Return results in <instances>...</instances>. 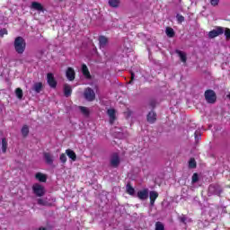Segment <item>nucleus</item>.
Returning a JSON list of instances; mask_svg holds the SVG:
<instances>
[{
    "mask_svg": "<svg viewBox=\"0 0 230 230\" xmlns=\"http://www.w3.org/2000/svg\"><path fill=\"white\" fill-rule=\"evenodd\" d=\"M82 73L85 78H91V74L89 73V69L87 68V66L83 65L82 66Z\"/></svg>",
    "mask_w": 230,
    "mask_h": 230,
    "instance_id": "obj_20",
    "label": "nucleus"
},
{
    "mask_svg": "<svg viewBox=\"0 0 230 230\" xmlns=\"http://www.w3.org/2000/svg\"><path fill=\"white\" fill-rule=\"evenodd\" d=\"M1 145L3 154H6V150H8V139H6V137H3Z\"/></svg>",
    "mask_w": 230,
    "mask_h": 230,
    "instance_id": "obj_16",
    "label": "nucleus"
},
{
    "mask_svg": "<svg viewBox=\"0 0 230 230\" xmlns=\"http://www.w3.org/2000/svg\"><path fill=\"white\" fill-rule=\"evenodd\" d=\"M155 230H164V226L162 223H156Z\"/></svg>",
    "mask_w": 230,
    "mask_h": 230,
    "instance_id": "obj_31",
    "label": "nucleus"
},
{
    "mask_svg": "<svg viewBox=\"0 0 230 230\" xmlns=\"http://www.w3.org/2000/svg\"><path fill=\"white\" fill-rule=\"evenodd\" d=\"M47 82L50 87H57V81L55 80L53 74L49 73L47 75Z\"/></svg>",
    "mask_w": 230,
    "mask_h": 230,
    "instance_id": "obj_7",
    "label": "nucleus"
},
{
    "mask_svg": "<svg viewBox=\"0 0 230 230\" xmlns=\"http://www.w3.org/2000/svg\"><path fill=\"white\" fill-rule=\"evenodd\" d=\"M66 154L67 157H69V159H71L72 161H76V154L75 153V151L71 149H66Z\"/></svg>",
    "mask_w": 230,
    "mask_h": 230,
    "instance_id": "obj_17",
    "label": "nucleus"
},
{
    "mask_svg": "<svg viewBox=\"0 0 230 230\" xmlns=\"http://www.w3.org/2000/svg\"><path fill=\"white\" fill-rule=\"evenodd\" d=\"M131 80H134V73L131 74Z\"/></svg>",
    "mask_w": 230,
    "mask_h": 230,
    "instance_id": "obj_40",
    "label": "nucleus"
},
{
    "mask_svg": "<svg viewBox=\"0 0 230 230\" xmlns=\"http://www.w3.org/2000/svg\"><path fill=\"white\" fill-rule=\"evenodd\" d=\"M205 99L208 103H215L217 102V93L213 90H208L205 92Z\"/></svg>",
    "mask_w": 230,
    "mask_h": 230,
    "instance_id": "obj_4",
    "label": "nucleus"
},
{
    "mask_svg": "<svg viewBox=\"0 0 230 230\" xmlns=\"http://www.w3.org/2000/svg\"><path fill=\"white\" fill-rule=\"evenodd\" d=\"M29 132H30V128H28V126H23L22 128V136H28Z\"/></svg>",
    "mask_w": 230,
    "mask_h": 230,
    "instance_id": "obj_29",
    "label": "nucleus"
},
{
    "mask_svg": "<svg viewBox=\"0 0 230 230\" xmlns=\"http://www.w3.org/2000/svg\"><path fill=\"white\" fill-rule=\"evenodd\" d=\"M79 111L84 114V116H89V114H91V111L87 107L79 106Z\"/></svg>",
    "mask_w": 230,
    "mask_h": 230,
    "instance_id": "obj_21",
    "label": "nucleus"
},
{
    "mask_svg": "<svg viewBox=\"0 0 230 230\" xmlns=\"http://www.w3.org/2000/svg\"><path fill=\"white\" fill-rule=\"evenodd\" d=\"M43 156L47 164H53V155L50 153H44Z\"/></svg>",
    "mask_w": 230,
    "mask_h": 230,
    "instance_id": "obj_15",
    "label": "nucleus"
},
{
    "mask_svg": "<svg viewBox=\"0 0 230 230\" xmlns=\"http://www.w3.org/2000/svg\"><path fill=\"white\" fill-rule=\"evenodd\" d=\"M177 20L179 22H184V17L182 15H178Z\"/></svg>",
    "mask_w": 230,
    "mask_h": 230,
    "instance_id": "obj_38",
    "label": "nucleus"
},
{
    "mask_svg": "<svg viewBox=\"0 0 230 230\" xmlns=\"http://www.w3.org/2000/svg\"><path fill=\"white\" fill-rule=\"evenodd\" d=\"M32 89L35 91V93H40V91H42V83L34 84Z\"/></svg>",
    "mask_w": 230,
    "mask_h": 230,
    "instance_id": "obj_23",
    "label": "nucleus"
},
{
    "mask_svg": "<svg viewBox=\"0 0 230 230\" xmlns=\"http://www.w3.org/2000/svg\"><path fill=\"white\" fill-rule=\"evenodd\" d=\"M108 40L105 36H101L99 38V44L101 48H105L107 46Z\"/></svg>",
    "mask_w": 230,
    "mask_h": 230,
    "instance_id": "obj_19",
    "label": "nucleus"
},
{
    "mask_svg": "<svg viewBox=\"0 0 230 230\" xmlns=\"http://www.w3.org/2000/svg\"><path fill=\"white\" fill-rule=\"evenodd\" d=\"M38 204H40V206H47L48 204H46V201H44V199H38Z\"/></svg>",
    "mask_w": 230,
    "mask_h": 230,
    "instance_id": "obj_36",
    "label": "nucleus"
},
{
    "mask_svg": "<svg viewBox=\"0 0 230 230\" xmlns=\"http://www.w3.org/2000/svg\"><path fill=\"white\" fill-rule=\"evenodd\" d=\"M149 197H150V204L151 206H154V204L155 203V200L157 199V197H159V194L156 191H151L149 193Z\"/></svg>",
    "mask_w": 230,
    "mask_h": 230,
    "instance_id": "obj_13",
    "label": "nucleus"
},
{
    "mask_svg": "<svg viewBox=\"0 0 230 230\" xmlns=\"http://www.w3.org/2000/svg\"><path fill=\"white\" fill-rule=\"evenodd\" d=\"M225 35H226V39L230 38V30L229 29L225 30Z\"/></svg>",
    "mask_w": 230,
    "mask_h": 230,
    "instance_id": "obj_37",
    "label": "nucleus"
},
{
    "mask_svg": "<svg viewBox=\"0 0 230 230\" xmlns=\"http://www.w3.org/2000/svg\"><path fill=\"white\" fill-rule=\"evenodd\" d=\"M181 221L186 224L187 219H186V217L183 216V217H181Z\"/></svg>",
    "mask_w": 230,
    "mask_h": 230,
    "instance_id": "obj_39",
    "label": "nucleus"
},
{
    "mask_svg": "<svg viewBox=\"0 0 230 230\" xmlns=\"http://www.w3.org/2000/svg\"><path fill=\"white\" fill-rule=\"evenodd\" d=\"M156 119H157V118H156L155 112L151 111V112L148 113L147 121L149 123H155Z\"/></svg>",
    "mask_w": 230,
    "mask_h": 230,
    "instance_id": "obj_18",
    "label": "nucleus"
},
{
    "mask_svg": "<svg viewBox=\"0 0 230 230\" xmlns=\"http://www.w3.org/2000/svg\"><path fill=\"white\" fill-rule=\"evenodd\" d=\"M64 93L65 96L66 97H68L71 94V93H73V90L71 89V86L69 84H65Z\"/></svg>",
    "mask_w": 230,
    "mask_h": 230,
    "instance_id": "obj_22",
    "label": "nucleus"
},
{
    "mask_svg": "<svg viewBox=\"0 0 230 230\" xmlns=\"http://www.w3.org/2000/svg\"><path fill=\"white\" fill-rule=\"evenodd\" d=\"M107 114L110 118V123L112 125L116 121V111L114 109H110L107 111Z\"/></svg>",
    "mask_w": 230,
    "mask_h": 230,
    "instance_id": "obj_10",
    "label": "nucleus"
},
{
    "mask_svg": "<svg viewBox=\"0 0 230 230\" xmlns=\"http://www.w3.org/2000/svg\"><path fill=\"white\" fill-rule=\"evenodd\" d=\"M39 230H46V228H40Z\"/></svg>",
    "mask_w": 230,
    "mask_h": 230,
    "instance_id": "obj_41",
    "label": "nucleus"
},
{
    "mask_svg": "<svg viewBox=\"0 0 230 230\" xmlns=\"http://www.w3.org/2000/svg\"><path fill=\"white\" fill-rule=\"evenodd\" d=\"M126 190L128 195H134L136 193V190L130 185H127Z\"/></svg>",
    "mask_w": 230,
    "mask_h": 230,
    "instance_id": "obj_28",
    "label": "nucleus"
},
{
    "mask_svg": "<svg viewBox=\"0 0 230 230\" xmlns=\"http://www.w3.org/2000/svg\"><path fill=\"white\" fill-rule=\"evenodd\" d=\"M32 190L37 197H42L44 196V193H46V190L44 189V186L40 185V183H35L32 186Z\"/></svg>",
    "mask_w": 230,
    "mask_h": 230,
    "instance_id": "obj_3",
    "label": "nucleus"
},
{
    "mask_svg": "<svg viewBox=\"0 0 230 230\" xmlns=\"http://www.w3.org/2000/svg\"><path fill=\"white\" fill-rule=\"evenodd\" d=\"M119 155L118 153L113 154L110 158V164L112 168H118L119 166Z\"/></svg>",
    "mask_w": 230,
    "mask_h": 230,
    "instance_id": "obj_5",
    "label": "nucleus"
},
{
    "mask_svg": "<svg viewBox=\"0 0 230 230\" xmlns=\"http://www.w3.org/2000/svg\"><path fill=\"white\" fill-rule=\"evenodd\" d=\"M197 166V162H195V159L191 158L189 161V168H195Z\"/></svg>",
    "mask_w": 230,
    "mask_h": 230,
    "instance_id": "obj_30",
    "label": "nucleus"
},
{
    "mask_svg": "<svg viewBox=\"0 0 230 230\" xmlns=\"http://www.w3.org/2000/svg\"><path fill=\"white\" fill-rule=\"evenodd\" d=\"M195 137H197V132L195 133Z\"/></svg>",
    "mask_w": 230,
    "mask_h": 230,
    "instance_id": "obj_42",
    "label": "nucleus"
},
{
    "mask_svg": "<svg viewBox=\"0 0 230 230\" xmlns=\"http://www.w3.org/2000/svg\"><path fill=\"white\" fill-rule=\"evenodd\" d=\"M219 3H220V0H210V4L212 6H218Z\"/></svg>",
    "mask_w": 230,
    "mask_h": 230,
    "instance_id": "obj_33",
    "label": "nucleus"
},
{
    "mask_svg": "<svg viewBox=\"0 0 230 230\" xmlns=\"http://www.w3.org/2000/svg\"><path fill=\"white\" fill-rule=\"evenodd\" d=\"M198 181H199V174L194 173L192 175V182L195 183V182H198Z\"/></svg>",
    "mask_w": 230,
    "mask_h": 230,
    "instance_id": "obj_35",
    "label": "nucleus"
},
{
    "mask_svg": "<svg viewBox=\"0 0 230 230\" xmlns=\"http://www.w3.org/2000/svg\"><path fill=\"white\" fill-rule=\"evenodd\" d=\"M113 136H115L119 139H123V137H125V135L121 131V128H115L113 131Z\"/></svg>",
    "mask_w": 230,
    "mask_h": 230,
    "instance_id": "obj_14",
    "label": "nucleus"
},
{
    "mask_svg": "<svg viewBox=\"0 0 230 230\" xmlns=\"http://www.w3.org/2000/svg\"><path fill=\"white\" fill-rule=\"evenodd\" d=\"M224 33V28L217 27L214 29L213 31H210L208 33L209 39H215V37H218V35H222Z\"/></svg>",
    "mask_w": 230,
    "mask_h": 230,
    "instance_id": "obj_6",
    "label": "nucleus"
},
{
    "mask_svg": "<svg viewBox=\"0 0 230 230\" xmlns=\"http://www.w3.org/2000/svg\"><path fill=\"white\" fill-rule=\"evenodd\" d=\"M59 159H60L61 163H66L67 156H66V154H61Z\"/></svg>",
    "mask_w": 230,
    "mask_h": 230,
    "instance_id": "obj_32",
    "label": "nucleus"
},
{
    "mask_svg": "<svg viewBox=\"0 0 230 230\" xmlns=\"http://www.w3.org/2000/svg\"><path fill=\"white\" fill-rule=\"evenodd\" d=\"M35 178L37 179V181H39L40 182H46V181H48V175L42 173V172H37L35 174Z\"/></svg>",
    "mask_w": 230,
    "mask_h": 230,
    "instance_id": "obj_11",
    "label": "nucleus"
},
{
    "mask_svg": "<svg viewBox=\"0 0 230 230\" xmlns=\"http://www.w3.org/2000/svg\"><path fill=\"white\" fill-rule=\"evenodd\" d=\"M84 97L87 102H94L96 98V93H94V90L91 88H86L84 92Z\"/></svg>",
    "mask_w": 230,
    "mask_h": 230,
    "instance_id": "obj_2",
    "label": "nucleus"
},
{
    "mask_svg": "<svg viewBox=\"0 0 230 230\" xmlns=\"http://www.w3.org/2000/svg\"><path fill=\"white\" fill-rule=\"evenodd\" d=\"M108 3L111 8H118L119 6V0H109Z\"/></svg>",
    "mask_w": 230,
    "mask_h": 230,
    "instance_id": "obj_24",
    "label": "nucleus"
},
{
    "mask_svg": "<svg viewBox=\"0 0 230 230\" xmlns=\"http://www.w3.org/2000/svg\"><path fill=\"white\" fill-rule=\"evenodd\" d=\"M31 8V10H36L37 12H44V6H42V4L39 2H32Z\"/></svg>",
    "mask_w": 230,
    "mask_h": 230,
    "instance_id": "obj_8",
    "label": "nucleus"
},
{
    "mask_svg": "<svg viewBox=\"0 0 230 230\" xmlns=\"http://www.w3.org/2000/svg\"><path fill=\"white\" fill-rule=\"evenodd\" d=\"M15 94H16L18 100H22V89L17 88L15 90Z\"/></svg>",
    "mask_w": 230,
    "mask_h": 230,
    "instance_id": "obj_27",
    "label": "nucleus"
},
{
    "mask_svg": "<svg viewBox=\"0 0 230 230\" xmlns=\"http://www.w3.org/2000/svg\"><path fill=\"white\" fill-rule=\"evenodd\" d=\"M66 78L73 82L75 80V69L68 67L66 70Z\"/></svg>",
    "mask_w": 230,
    "mask_h": 230,
    "instance_id": "obj_12",
    "label": "nucleus"
},
{
    "mask_svg": "<svg viewBox=\"0 0 230 230\" xmlns=\"http://www.w3.org/2000/svg\"><path fill=\"white\" fill-rule=\"evenodd\" d=\"M137 197L140 200H146L148 199V189H144L137 192Z\"/></svg>",
    "mask_w": 230,
    "mask_h": 230,
    "instance_id": "obj_9",
    "label": "nucleus"
},
{
    "mask_svg": "<svg viewBox=\"0 0 230 230\" xmlns=\"http://www.w3.org/2000/svg\"><path fill=\"white\" fill-rule=\"evenodd\" d=\"M14 49L20 55H22L24 53V49H26V41H24V39H22V37H17L15 39Z\"/></svg>",
    "mask_w": 230,
    "mask_h": 230,
    "instance_id": "obj_1",
    "label": "nucleus"
},
{
    "mask_svg": "<svg viewBox=\"0 0 230 230\" xmlns=\"http://www.w3.org/2000/svg\"><path fill=\"white\" fill-rule=\"evenodd\" d=\"M211 188H212V187L210 186V187H209V190H211Z\"/></svg>",
    "mask_w": 230,
    "mask_h": 230,
    "instance_id": "obj_43",
    "label": "nucleus"
},
{
    "mask_svg": "<svg viewBox=\"0 0 230 230\" xmlns=\"http://www.w3.org/2000/svg\"><path fill=\"white\" fill-rule=\"evenodd\" d=\"M165 33L167 35V37H173V35H175V31H173V29L170 28V27H167L166 30H165Z\"/></svg>",
    "mask_w": 230,
    "mask_h": 230,
    "instance_id": "obj_26",
    "label": "nucleus"
},
{
    "mask_svg": "<svg viewBox=\"0 0 230 230\" xmlns=\"http://www.w3.org/2000/svg\"><path fill=\"white\" fill-rule=\"evenodd\" d=\"M176 53L178 54V57H180L181 62H186L187 58H186V53L181 51V50H178L176 51Z\"/></svg>",
    "mask_w": 230,
    "mask_h": 230,
    "instance_id": "obj_25",
    "label": "nucleus"
},
{
    "mask_svg": "<svg viewBox=\"0 0 230 230\" xmlns=\"http://www.w3.org/2000/svg\"><path fill=\"white\" fill-rule=\"evenodd\" d=\"M1 37H4V35H8V31L6 29H2L0 31Z\"/></svg>",
    "mask_w": 230,
    "mask_h": 230,
    "instance_id": "obj_34",
    "label": "nucleus"
}]
</instances>
